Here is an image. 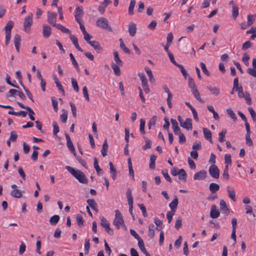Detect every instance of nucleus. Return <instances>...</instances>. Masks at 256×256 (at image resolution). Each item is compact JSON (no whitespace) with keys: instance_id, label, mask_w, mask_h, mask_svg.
Returning a JSON list of instances; mask_svg holds the SVG:
<instances>
[{"instance_id":"1","label":"nucleus","mask_w":256,"mask_h":256,"mask_svg":"<svg viewBox=\"0 0 256 256\" xmlns=\"http://www.w3.org/2000/svg\"><path fill=\"white\" fill-rule=\"evenodd\" d=\"M66 168L82 184H87L88 178L83 172L79 170H75L70 166H66Z\"/></svg>"},{"instance_id":"2","label":"nucleus","mask_w":256,"mask_h":256,"mask_svg":"<svg viewBox=\"0 0 256 256\" xmlns=\"http://www.w3.org/2000/svg\"><path fill=\"white\" fill-rule=\"evenodd\" d=\"M96 25L102 29L107 30L110 32L112 31V27L108 24V20L103 17H100L98 19Z\"/></svg>"},{"instance_id":"3","label":"nucleus","mask_w":256,"mask_h":256,"mask_svg":"<svg viewBox=\"0 0 256 256\" xmlns=\"http://www.w3.org/2000/svg\"><path fill=\"white\" fill-rule=\"evenodd\" d=\"M124 224L121 212L118 210H115V218L113 222V224L117 229L120 228V226Z\"/></svg>"},{"instance_id":"4","label":"nucleus","mask_w":256,"mask_h":256,"mask_svg":"<svg viewBox=\"0 0 256 256\" xmlns=\"http://www.w3.org/2000/svg\"><path fill=\"white\" fill-rule=\"evenodd\" d=\"M32 17H33V14L32 13H30L28 14V16H26L24 20V30L26 32H28L30 30V28L32 24L33 23V20H32Z\"/></svg>"},{"instance_id":"5","label":"nucleus","mask_w":256,"mask_h":256,"mask_svg":"<svg viewBox=\"0 0 256 256\" xmlns=\"http://www.w3.org/2000/svg\"><path fill=\"white\" fill-rule=\"evenodd\" d=\"M208 172L210 176L215 179H218L220 177V170L216 164H212L208 169Z\"/></svg>"},{"instance_id":"6","label":"nucleus","mask_w":256,"mask_h":256,"mask_svg":"<svg viewBox=\"0 0 256 256\" xmlns=\"http://www.w3.org/2000/svg\"><path fill=\"white\" fill-rule=\"evenodd\" d=\"M48 22L54 26H56L58 24L56 23L57 14L54 12H48Z\"/></svg>"},{"instance_id":"7","label":"nucleus","mask_w":256,"mask_h":256,"mask_svg":"<svg viewBox=\"0 0 256 256\" xmlns=\"http://www.w3.org/2000/svg\"><path fill=\"white\" fill-rule=\"evenodd\" d=\"M206 176L207 172L205 170H201L194 174V179L196 180H204Z\"/></svg>"},{"instance_id":"8","label":"nucleus","mask_w":256,"mask_h":256,"mask_svg":"<svg viewBox=\"0 0 256 256\" xmlns=\"http://www.w3.org/2000/svg\"><path fill=\"white\" fill-rule=\"evenodd\" d=\"M65 136L66 140V144L68 148L74 154V155H76V150L72 142V141L71 140L70 136L68 134H65Z\"/></svg>"},{"instance_id":"9","label":"nucleus","mask_w":256,"mask_h":256,"mask_svg":"<svg viewBox=\"0 0 256 256\" xmlns=\"http://www.w3.org/2000/svg\"><path fill=\"white\" fill-rule=\"evenodd\" d=\"M180 126L183 128L190 130L192 129V120L190 118H186L185 122H183L182 123L180 122Z\"/></svg>"},{"instance_id":"10","label":"nucleus","mask_w":256,"mask_h":256,"mask_svg":"<svg viewBox=\"0 0 256 256\" xmlns=\"http://www.w3.org/2000/svg\"><path fill=\"white\" fill-rule=\"evenodd\" d=\"M220 213L219 211L216 209V205H212L211 206L210 216L212 218H216L220 216Z\"/></svg>"},{"instance_id":"11","label":"nucleus","mask_w":256,"mask_h":256,"mask_svg":"<svg viewBox=\"0 0 256 256\" xmlns=\"http://www.w3.org/2000/svg\"><path fill=\"white\" fill-rule=\"evenodd\" d=\"M52 29L51 28L47 25L44 24L42 26V34L43 36L46 38H48L51 34Z\"/></svg>"},{"instance_id":"12","label":"nucleus","mask_w":256,"mask_h":256,"mask_svg":"<svg viewBox=\"0 0 256 256\" xmlns=\"http://www.w3.org/2000/svg\"><path fill=\"white\" fill-rule=\"evenodd\" d=\"M170 122L172 124V128L173 129L174 132L176 135H177L180 132V129L178 126V123L176 120L174 118H171Z\"/></svg>"},{"instance_id":"13","label":"nucleus","mask_w":256,"mask_h":256,"mask_svg":"<svg viewBox=\"0 0 256 256\" xmlns=\"http://www.w3.org/2000/svg\"><path fill=\"white\" fill-rule=\"evenodd\" d=\"M70 40L72 41L73 44L75 46L76 48L81 52H83L82 49L80 46L78 44V40L75 37V36L72 34H70Z\"/></svg>"},{"instance_id":"14","label":"nucleus","mask_w":256,"mask_h":256,"mask_svg":"<svg viewBox=\"0 0 256 256\" xmlns=\"http://www.w3.org/2000/svg\"><path fill=\"white\" fill-rule=\"evenodd\" d=\"M89 44L98 52H100L102 50V48L100 46V43L95 40L89 42Z\"/></svg>"},{"instance_id":"15","label":"nucleus","mask_w":256,"mask_h":256,"mask_svg":"<svg viewBox=\"0 0 256 256\" xmlns=\"http://www.w3.org/2000/svg\"><path fill=\"white\" fill-rule=\"evenodd\" d=\"M111 3L110 0H104V1L100 4L98 7L99 11L103 14L105 11L106 8Z\"/></svg>"},{"instance_id":"16","label":"nucleus","mask_w":256,"mask_h":256,"mask_svg":"<svg viewBox=\"0 0 256 256\" xmlns=\"http://www.w3.org/2000/svg\"><path fill=\"white\" fill-rule=\"evenodd\" d=\"M128 32L130 36H134L136 32V24L133 22H130L128 24Z\"/></svg>"},{"instance_id":"17","label":"nucleus","mask_w":256,"mask_h":256,"mask_svg":"<svg viewBox=\"0 0 256 256\" xmlns=\"http://www.w3.org/2000/svg\"><path fill=\"white\" fill-rule=\"evenodd\" d=\"M20 36L16 34L14 36V43L16 50L18 52H19L20 44Z\"/></svg>"},{"instance_id":"18","label":"nucleus","mask_w":256,"mask_h":256,"mask_svg":"<svg viewBox=\"0 0 256 256\" xmlns=\"http://www.w3.org/2000/svg\"><path fill=\"white\" fill-rule=\"evenodd\" d=\"M203 132L204 136V138L208 140L211 143L212 142V132L208 129L206 128H203Z\"/></svg>"},{"instance_id":"19","label":"nucleus","mask_w":256,"mask_h":256,"mask_svg":"<svg viewBox=\"0 0 256 256\" xmlns=\"http://www.w3.org/2000/svg\"><path fill=\"white\" fill-rule=\"evenodd\" d=\"M94 166L96 170V173L98 176H100L103 174L102 170L100 168L98 164V160L96 158H94Z\"/></svg>"},{"instance_id":"20","label":"nucleus","mask_w":256,"mask_h":256,"mask_svg":"<svg viewBox=\"0 0 256 256\" xmlns=\"http://www.w3.org/2000/svg\"><path fill=\"white\" fill-rule=\"evenodd\" d=\"M227 192L228 196L234 201H236V193L234 188H230L229 186L227 188Z\"/></svg>"},{"instance_id":"21","label":"nucleus","mask_w":256,"mask_h":256,"mask_svg":"<svg viewBox=\"0 0 256 256\" xmlns=\"http://www.w3.org/2000/svg\"><path fill=\"white\" fill-rule=\"evenodd\" d=\"M178 178L185 182L186 180L187 174L184 169H180L178 170Z\"/></svg>"},{"instance_id":"22","label":"nucleus","mask_w":256,"mask_h":256,"mask_svg":"<svg viewBox=\"0 0 256 256\" xmlns=\"http://www.w3.org/2000/svg\"><path fill=\"white\" fill-rule=\"evenodd\" d=\"M178 204V198L177 196H175L174 198L172 200V201L169 204V206L171 208V210L175 212Z\"/></svg>"},{"instance_id":"23","label":"nucleus","mask_w":256,"mask_h":256,"mask_svg":"<svg viewBox=\"0 0 256 256\" xmlns=\"http://www.w3.org/2000/svg\"><path fill=\"white\" fill-rule=\"evenodd\" d=\"M88 206L91 207L92 209L98 212V210L97 208V204L94 199H88L86 200Z\"/></svg>"},{"instance_id":"24","label":"nucleus","mask_w":256,"mask_h":256,"mask_svg":"<svg viewBox=\"0 0 256 256\" xmlns=\"http://www.w3.org/2000/svg\"><path fill=\"white\" fill-rule=\"evenodd\" d=\"M207 88L211 92L212 94L215 96H218L220 93V89L218 88L208 86Z\"/></svg>"},{"instance_id":"25","label":"nucleus","mask_w":256,"mask_h":256,"mask_svg":"<svg viewBox=\"0 0 256 256\" xmlns=\"http://www.w3.org/2000/svg\"><path fill=\"white\" fill-rule=\"evenodd\" d=\"M10 195L16 198H20L22 196V192L18 189L12 190L10 192Z\"/></svg>"},{"instance_id":"26","label":"nucleus","mask_w":256,"mask_h":256,"mask_svg":"<svg viewBox=\"0 0 256 256\" xmlns=\"http://www.w3.org/2000/svg\"><path fill=\"white\" fill-rule=\"evenodd\" d=\"M144 70L149 78L150 82L152 83L154 82L155 80H154V76H153V74H152V72L150 68H149L148 67L146 66V67H145Z\"/></svg>"},{"instance_id":"27","label":"nucleus","mask_w":256,"mask_h":256,"mask_svg":"<svg viewBox=\"0 0 256 256\" xmlns=\"http://www.w3.org/2000/svg\"><path fill=\"white\" fill-rule=\"evenodd\" d=\"M110 173L112 174V178L114 180L116 178V170L112 162H109Z\"/></svg>"},{"instance_id":"28","label":"nucleus","mask_w":256,"mask_h":256,"mask_svg":"<svg viewBox=\"0 0 256 256\" xmlns=\"http://www.w3.org/2000/svg\"><path fill=\"white\" fill-rule=\"evenodd\" d=\"M108 144L106 140H105L103 143L102 147L101 150V153L103 156H105L107 155V150H108Z\"/></svg>"},{"instance_id":"29","label":"nucleus","mask_w":256,"mask_h":256,"mask_svg":"<svg viewBox=\"0 0 256 256\" xmlns=\"http://www.w3.org/2000/svg\"><path fill=\"white\" fill-rule=\"evenodd\" d=\"M209 188L212 193H214L219 190L220 186L218 184L212 182L210 184Z\"/></svg>"},{"instance_id":"30","label":"nucleus","mask_w":256,"mask_h":256,"mask_svg":"<svg viewBox=\"0 0 256 256\" xmlns=\"http://www.w3.org/2000/svg\"><path fill=\"white\" fill-rule=\"evenodd\" d=\"M119 65L112 63L111 64L112 68L113 69L114 73L116 75L119 76L120 74V70Z\"/></svg>"},{"instance_id":"31","label":"nucleus","mask_w":256,"mask_h":256,"mask_svg":"<svg viewBox=\"0 0 256 256\" xmlns=\"http://www.w3.org/2000/svg\"><path fill=\"white\" fill-rule=\"evenodd\" d=\"M220 208L221 210L224 211L225 212H229V209L226 203V202L223 200H220Z\"/></svg>"},{"instance_id":"32","label":"nucleus","mask_w":256,"mask_h":256,"mask_svg":"<svg viewBox=\"0 0 256 256\" xmlns=\"http://www.w3.org/2000/svg\"><path fill=\"white\" fill-rule=\"evenodd\" d=\"M144 139L145 142V144L142 146V148L144 150H146L148 148H150L152 146V142L150 140L148 139L146 137L144 136Z\"/></svg>"},{"instance_id":"33","label":"nucleus","mask_w":256,"mask_h":256,"mask_svg":"<svg viewBox=\"0 0 256 256\" xmlns=\"http://www.w3.org/2000/svg\"><path fill=\"white\" fill-rule=\"evenodd\" d=\"M154 225L153 224H150L148 226V236L150 238H153L154 236Z\"/></svg>"},{"instance_id":"34","label":"nucleus","mask_w":256,"mask_h":256,"mask_svg":"<svg viewBox=\"0 0 256 256\" xmlns=\"http://www.w3.org/2000/svg\"><path fill=\"white\" fill-rule=\"evenodd\" d=\"M194 98L200 103H204V101L202 99L200 96V94L198 89H194L192 91Z\"/></svg>"},{"instance_id":"35","label":"nucleus","mask_w":256,"mask_h":256,"mask_svg":"<svg viewBox=\"0 0 256 256\" xmlns=\"http://www.w3.org/2000/svg\"><path fill=\"white\" fill-rule=\"evenodd\" d=\"M156 156L154 154H152L150 156V162L149 167L150 169H154L155 168V162Z\"/></svg>"},{"instance_id":"36","label":"nucleus","mask_w":256,"mask_h":256,"mask_svg":"<svg viewBox=\"0 0 256 256\" xmlns=\"http://www.w3.org/2000/svg\"><path fill=\"white\" fill-rule=\"evenodd\" d=\"M56 28L60 30L62 32L64 33V34H70V35L71 34V32L69 30V29H68V28L64 26H62V24H58V25H56Z\"/></svg>"},{"instance_id":"37","label":"nucleus","mask_w":256,"mask_h":256,"mask_svg":"<svg viewBox=\"0 0 256 256\" xmlns=\"http://www.w3.org/2000/svg\"><path fill=\"white\" fill-rule=\"evenodd\" d=\"M60 216L58 215H54L50 219V222L52 225H56L60 220Z\"/></svg>"},{"instance_id":"38","label":"nucleus","mask_w":256,"mask_h":256,"mask_svg":"<svg viewBox=\"0 0 256 256\" xmlns=\"http://www.w3.org/2000/svg\"><path fill=\"white\" fill-rule=\"evenodd\" d=\"M114 61L116 62V64H118L119 66H122V62L120 59L118 52L117 51H114Z\"/></svg>"},{"instance_id":"39","label":"nucleus","mask_w":256,"mask_h":256,"mask_svg":"<svg viewBox=\"0 0 256 256\" xmlns=\"http://www.w3.org/2000/svg\"><path fill=\"white\" fill-rule=\"evenodd\" d=\"M120 48L122 49L126 53L130 54V50L126 46L122 40L120 39Z\"/></svg>"},{"instance_id":"40","label":"nucleus","mask_w":256,"mask_h":256,"mask_svg":"<svg viewBox=\"0 0 256 256\" xmlns=\"http://www.w3.org/2000/svg\"><path fill=\"white\" fill-rule=\"evenodd\" d=\"M14 22L12 21L8 22L5 26L6 33L10 34L11 30L13 27Z\"/></svg>"},{"instance_id":"41","label":"nucleus","mask_w":256,"mask_h":256,"mask_svg":"<svg viewBox=\"0 0 256 256\" xmlns=\"http://www.w3.org/2000/svg\"><path fill=\"white\" fill-rule=\"evenodd\" d=\"M136 4L135 0H131L128 8V14L130 15H132L134 14V9Z\"/></svg>"},{"instance_id":"42","label":"nucleus","mask_w":256,"mask_h":256,"mask_svg":"<svg viewBox=\"0 0 256 256\" xmlns=\"http://www.w3.org/2000/svg\"><path fill=\"white\" fill-rule=\"evenodd\" d=\"M138 246L144 254H146L148 252L144 247V242L142 239L138 240Z\"/></svg>"},{"instance_id":"43","label":"nucleus","mask_w":256,"mask_h":256,"mask_svg":"<svg viewBox=\"0 0 256 256\" xmlns=\"http://www.w3.org/2000/svg\"><path fill=\"white\" fill-rule=\"evenodd\" d=\"M145 120L144 119L141 118L140 120V132L141 134H145Z\"/></svg>"},{"instance_id":"44","label":"nucleus","mask_w":256,"mask_h":256,"mask_svg":"<svg viewBox=\"0 0 256 256\" xmlns=\"http://www.w3.org/2000/svg\"><path fill=\"white\" fill-rule=\"evenodd\" d=\"M62 113L60 116V118L63 123H65L68 119V112L66 110H62Z\"/></svg>"},{"instance_id":"45","label":"nucleus","mask_w":256,"mask_h":256,"mask_svg":"<svg viewBox=\"0 0 256 256\" xmlns=\"http://www.w3.org/2000/svg\"><path fill=\"white\" fill-rule=\"evenodd\" d=\"M188 86L191 88L192 91L194 90V89H197L196 84L194 80L191 78H188Z\"/></svg>"},{"instance_id":"46","label":"nucleus","mask_w":256,"mask_h":256,"mask_svg":"<svg viewBox=\"0 0 256 256\" xmlns=\"http://www.w3.org/2000/svg\"><path fill=\"white\" fill-rule=\"evenodd\" d=\"M162 173L164 177L166 180H167L168 182H172V178L170 177V176H169V174H168V171L167 170H166V169L163 170L162 172Z\"/></svg>"},{"instance_id":"47","label":"nucleus","mask_w":256,"mask_h":256,"mask_svg":"<svg viewBox=\"0 0 256 256\" xmlns=\"http://www.w3.org/2000/svg\"><path fill=\"white\" fill-rule=\"evenodd\" d=\"M138 76L142 81V85L148 84V80L144 73H138Z\"/></svg>"},{"instance_id":"48","label":"nucleus","mask_w":256,"mask_h":256,"mask_svg":"<svg viewBox=\"0 0 256 256\" xmlns=\"http://www.w3.org/2000/svg\"><path fill=\"white\" fill-rule=\"evenodd\" d=\"M157 120V117L156 116H153L149 120L148 123V129L150 130L152 126H154L156 124V121Z\"/></svg>"},{"instance_id":"49","label":"nucleus","mask_w":256,"mask_h":256,"mask_svg":"<svg viewBox=\"0 0 256 256\" xmlns=\"http://www.w3.org/2000/svg\"><path fill=\"white\" fill-rule=\"evenodd\" d=\"M226 112L234 120H236L237 119L235 113L230 108L226 109Z\"/></svg>"},{"instance_id":"50","label":"nucleus","mask_w":256,"mask_h":256,"mask_svg":"<svg viewBox=\"0 0 256 256\" xmlns=\"http://www.w3.org/2000/svg\"><path fill=\"white\" fill-rule=\"evenodd\" d=\"M154 222L157 226L156 229L158 230H160L162 228V222L161 220L156 218H154Z\"/></svg>"},{"instance_id":"51","label":"nucleus","mask_w":256,"mask_h":256,"mask_svg":"<svg viewBox=\"0 0 256 256\" xmlns=\"http://www.w3.org/2000/svg\"><path fill=\"white\" fill-rule=\"evenodd\" d=\"M226 134V129L222 130L219 133V134H218L219 141L220 142H223L225 140L224 137H225V135Z\"/></svg>"},{"instance_id":"52","label":"nucleus","mask_w":256,"mask_h":256,"mask_svg":"<svg viewBox=\"0 0 256 256\" xmlns=\"http://www.w3.org/2000/svg\"><path fill=\"white\" fill-rule=\"evenodd\" d=\"M256 15H248V22L247 25L248 26H250L254 21Z\"/></svg>"},{"instance_id":"53","label":"nucleus","mask_w":256,"mask_h":256,"mask_svg":"<svg viewBox=\"0 0 256 256\" xmlns=\"http://www.w3.org/2000/svg\"><path fill=\"white\" fill-rule=\"evenodd\" d=\"M76 219L78 224L79 226H82L84 225V220L82 216L80 214H77L76 216Z\"/></svg>"},{"instance_id":"54","label":"nucleus","mask_w":256,"mask_h":256,"mask_svg":"<svg viewBox=\"0 0 256 256\" xmlns=\"http://www.w3.org/2000/svg\"><path fill=\"white\" fill-rule=\"evenodd\" d=\"M242 98H244V100H246V103L248 104H250L252 103V99L250 96V94L248 92H244V96H242Z\"/></svg>"},{"instance_id":"55","label":"nucleus","mask_w":256,"mask_h":256,"mask_svg":"<svg viewBox=\"0 0 256 256\" xmlns=\"http://www.w3.org/2000/svg\"><path fill=\"white\" fill-rule=\"evenodd\" d=\"M238 15V8L236 6H232V16L234 18H237Z\"/></svg>"},{"instance_id":"56","label":"nucleus","mask_w":256,"mask_h":256,"mask_svg":"<svg viewBox=\"0 0 256 256\" xmlns=\"http://www.w3.org/2000/svg\"><path fill=\"white\" fill-rule=\"evenodd\" d=\"M200 66L203 72L206 76H209L210 75V74L208 70H207L206 64L204 62H200Z\"/></svg>"},{"instance_id":"57","label":"nucleus","mask_w":256,"mask_h":256,"mask_svg":"<svg viewBox=\"0 0 256 256\" xmlns=\"http://www.w3.org/2000/svg\"><path fill=\"white\" fill-rule=\"evenodd\" d=\"M72 87H73L74 90L76 92H78V91H79L78 86L76 80L74 78H72Z\"/></svg>"},{"instance_id":"58","label":"nucleus","mask_w":256,"mask_h":256,"mask_svg":"<svg viewBox=\"0 0 256 256\" xmlns=\"http://www.w3.org/2000/svg\"><path fill=\"white\" fill-rule=\"evenodd\" d=\"M250 60V56L246 53H244L242 58V60L244 63V64L248 66L249 64L248 60Z\"/></svg>"},{"instance_id":"59","label":"nucleus","mask_w":256,"mask_h":256,"mask_svg":"<svg viewBox=\"0 0 256 256\" xmlns=\"http://www.w3.org/2000/svg\"><path fill=\"white\" fill-rule=\"evenodd\" d=\"M252 45V44L249 40L246 41L242 44V50H246L250 48Z\"/></svg>"},{"instance_id":"60","label":"nucleus","mask_w":256,"mask_h":256,"mask_svg":"<svg viewBox=\"0 0 256 256\" xmlns=\"http://www.w3.org/2000/svg\"><path fill=\"white\" fill-rule=\"evenodd\" d=\"M76 157V159L78 160V162L84 167H86V163L85 160L82 158L81 157L78 156L76 153V155H74Z\"/></svg>"},{"instance_id":"61","label":"nucleus","mask_w":256,"mask_h":256,"mask_svg":"<svg viewBox=\"0 0 256 256\" xmlns=\"http://www.w3.org/2000/svg\"><path fill=\"white\" fill-rule=\"evenodd\" d=\"M84 250L85 254H88L89 252L90 248V240H86L84 243Z\"/></svg>"},{"instance_id":"62","label":"nucleus","mask_w":256,"mask_h":256,"mask_svg":"<svg viewBox=\"0 0 256 256\" xmlns=\"http://www.w3.org/2000/svg\"><path fill=\"white\" fill-rule=\"evenodd\" d=\"M52 126L54 128L53 130V134L54 135H56L59 132V127L56 122H52Z\"/></svg>"},{"instance_id":"63","label":"nucleus","mask_w":256,"mask_h":256,"mask_svg":"<svg viewBox=\"0 0 256 256\" xmlns=\"http://www.w3.org/2000/svg\"><path fill=\"white\" fill-rule=\"evenodd\" d=\"M246 72L250 76L256 77V69L249 68L247 69Z\"/></svg>"},{"instance_id":"64","label":"nucleus","mask_w":256,"mask_h":256,"mask_svg":"<svg viewBox=\"0 0 256 256\" xmlns=\"http://www.w3.org/2000/svg\"><path fill=\"white\" fill-rule=\"evenodd\" d=\"M248 110L251 115V116L252 118V120L255 122L256 121V113L255 112L254 110L252 107H250L248 108Z\"/></svg>"}]
</instances>
